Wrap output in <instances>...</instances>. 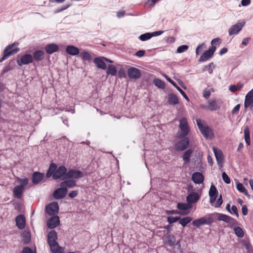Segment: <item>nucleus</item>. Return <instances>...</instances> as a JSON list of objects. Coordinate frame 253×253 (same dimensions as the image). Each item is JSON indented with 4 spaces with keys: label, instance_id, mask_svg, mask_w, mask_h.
<instances>
[{
    "label": "nucleus",
    "instance_id": "nucleus-15",
    "mask_svg": "<svg viewBox=\"0 0 253 253\" xmlns=\"http://www.w3.org/2000/svg\"><path fill=\"white\" fill-rule=\"evenodd\" d=\"M127 75L131 79H138L141 76L140 71L137 68L131 67L127 70Z\"/></svg>",
    "mask_w": 253,
    "mask_h": 253
},
{
    "label": "nucleus",
    "instance_id": "nucleus-7",
    "mask_svg": "<svg viewBox=\"0 0 253 253\" xmlns=\"http://www.w3.org/2000/svg\"><path fill=\"white\" fill-rule=\"evenodd\" d=\"M245 24V22L242 21L232 26L228 30L229 35L230 36L237 35L241 31Z\"/></svg>",
    "mask_w": 253,
    "mask_h": 253
},
{
    "label": "nucleus",
    "instance_id": "nucleus-14",
    "mask_svg": "<svg viewBox=\"0 0 253 253\" xmlns=\"http://www.w3.org/2000/svg\"><path fill=\"white\" fill-rule=\"evenodd\" d=\"M59 217L57 215L49 218L47 221V226L50 229H53L59 225Z\"/></svg>",
    "mask_w": 253,
    "mask_h": 253
},
{
    "label": "nucleus",
    "instance_id": "nucleus-51",
    "mask_svg": "<svg viewBox=\"0 0 253 253\" xmlns=\"http://www.w3.org/2000/svg\"><path fill=\"white\" fill-rule=\"evenodd\" d=\"M222 203H223V201H222V196L220 195L219 197L218 198L217 202L216 203L214 202V203H213V204H212V205H213L215 207L218 208V207H219L221 205Z\"/></svg>",
    "mask_w": 253,
    "mask_h": 253
},
{
    "label": "nucleus",
    "instance_id": "nucleus-52",
    "mask_svg": "<svg viewBox=\"0 0 253 253\" xmlns=\"http://www.w3.org/2000/svg\"><path fill=\"white\" fill-rule=\"evenodd\" d=\"M222 177L225 183H226V184H229L230 183V179L225 172H222Z\"/></svg>",
    "mask_w": 253,
    "mask_h": 253
},
{
    "label": "nucleus",
    "instance_id": "nucleus-60",
    "mask_svg": "<svg viewBox=\"0 0 253 253\" xmlns=\"http://www.w3.org/2000/svg\"><path fill=\"white\" fill-rule=\"evenodd\" d=\"M118 76L120 78H125L126 75L125 71L123 69L120 70L118 72Z\"/></svg>",
    "mask_w": 253,
    "mask_h": 253
},
{
    "label": "nucleus",
    "instance_id": "nucleus-25",
    "mask_svg": "<svg viewBox=\"0 0 253 253\" xmlns=\"http://www.w3.org/2000/svg\"><path fill=\"white\" fill-rule=\"evenodd\" d=\"M43 177L44 175L42 173L38 172H35L32 175V182L34 184H37L43 179Z\"/></svg>",
    "mask_w": 253,
    "mask_h": 253
},
{
    "label": "nucleus",
    "instance_id": "nucleus-36",
    "mask_svg": "<svg viewBox=\"0 0 253 253\" xmlns=\"http://www.w3.org/2000/svg\"><path fill=\"white\" fill-rule=\"evenodd\" d=\"M245 140L247 144L249 146L250 145V130L248 126H246L244 128Z\"/></svg>",
    "mask_w": 253,
    "mask_h": 253
},
{
    "label": "nucleus",
    "instance_id": "nucleus-45",
    "mask_svg": "<svg viewBox=\"0 0 253 253\" xmlns=\"http://www.w3.org/2000/svg\"><path fill=\"white\" fill-rule=\"evenodd\" d=\"M152 37L151 33H147L142 35H141L139 39L142 41H145L149 40Z\"/></svg>",
    "mask_w": 253,
    "mask_h": 253
},
{
    "label": "nucleus",
    "instance_id": "nucleus-1",
    "mask_svg": "<svg viewBox=\"0 0 253 253\" xmlns=\"http://www.w3.org/2000/svg\"><path fill=\"white\" fill-rule=\"evenodd\" d=\"M66 170V168L64 166H60L56 169V165L51 164L46 173V176L49 177L52 175L53 179H57L65 174Z\"/></svg>",
    "mask_w": 253,
    "mask_h": 253
},
{
    "label": "nucleus",
    "instance_id": "nucleus-17",
    "mask_svg": "<svg viewBox=\"0 0 253 253\" xmlns=\"http://www.w3.org/2000/svg\"><path fill=\"white\" fill-rule=\"evenodd\" d=\"M105 61V57H96L93 59V62L96 66L98 68L103 70L107 69Z\"/></svg>",
    "mask_w": 253,
    "mask_h": 253
},
{
    "label": "nucleus",
    "instance_id": "nucleus-12",
    "mask_svg": "<svg viewBox=\"0 0 253 253\" xmlns=\"http://www.w3.org/2000/svg\"><path fill=\"white\" fill-rule=\"evenodd\" d=\"M33 61V56L29 54L23 55L21 58L17 61L19 66L26 65L32 63Z\"/></svg>",
    "mask_w": 253,
    "mask_h": 253
},
{
    "label": "nucleus",
    "instance_id": "nucleus-4",
    "mask_svg": "<svg viewBox=\"0 0 253 253\" xmlns=\"http://www.w3.org/2000/svg\"><path fill=\"white\" fill-rule=\"evenodd\" d=\"M214 214H208L200 218L194 220L192 222V224L196 227H199L204 224H211L214 221Z\"/></svg>",
    "mask_w": 253,
    "mask_h": 253
},
{
    "label": "nucleus",
    "instance_id": "nucleus-39",
    "mask_svg": "<svg viewBox=\"0 0 253 253\" xmlns=\"http://www.w3.org/2000/svg\"><path fill=\"white\" fill-rule=\"evenodd\" d=\"M192 218L190 216H186L185 217L180 218L179 219V223L183 226L185 227L186 225L192 220Z\"/></svg>",
    "mask_w": 253,
    "mask_h": 253
},
{
    "label": "nucleus",
    "instance_id": "nucleus-30",
    "mask_svg": "<svg viewBox=\"0 0 253 253\" xmlns=\"http://www.w3.org/2000/svg\"><path fill=\"white\" fill-rule=\"evenodd\" d=\"M16 179L18 183L19 184L17 186H21L23 189H24V187L28 184L29 182V179L25 176H22L21 177H17L16 178Z\"/></svg>",
    "mask_w": 253,
    "mask_h": 253
},
{
    "label": "nucleus",
    "instance_id": "nucleus-22",
    "mask_svg": "<svg viewBox=\"0 0 253 253\" xmlns=\"http://www.w3.org/2000/svg\"><path fill=\"white\" fill-rule=\"evenodd\" d=\"M192 179L195 183L199 184L203 182L204 177L201 172H196L193 173Z\"/></svg>",
    "mask_w": 253,
    "mask_h": 253
},
{
    "label": "nucleus",
    "instance_id": "nucleus-31",
    "mask_svg": "<svg viewBox=\"0 0 253 253\" xmlns=\"http://www.w3.org/2000/svg\"><path fill=\"white\" fill-rule=\"evenodd\" d=\"M24 189L21 186H15L13 189V195L17 198H21L24 192Z\"/></svg>",
    "mask_w": 253,
    "mask_h": 253
},
{
    "label": "nucleus",
    "instance_id": "nucleus-43",
    "mask_svg": "<svg viewBox=\"0 0 253 253\" xmlns=\"http://www.w3.org/2000/svg\"><path fill=\"white\" fill-rule=\"evenodd\" d=\"M175 239L173 235H169L167 237V243L170 246H173L175 243Z\"/></svg>",
    "mask_w": 253,
    "mask_h": 253
},
{
    "label": "nucleus",
    "instance_id": "nucleus-29",
    "mask_svg": "<svg viewBox=\"0 0 253 253\" xmlns=\"http://www.w3.org/2000/svg\"><path fill=\"white\" fill-rule=\"evenodd\" d=\"M192 207V205L188 203L187 204L186 203H179L177 204V207L180 211L179 212H184V211H189V209H190Z\"/></svg>",
    "mask_w": 253,
    "mask_h": 253
},
{
    "label": "nucleus",
    "instance_id": "nucleus-54",
    "mask_svg": "<svg viewBox=\"0 0 253 253\" xmlns=\"http://www.w3.org/2000/svg\"><path fill=\"white\" fill-rule=\"evenodd\" d=\"M179 217H172L169 216L167 218V220L169 223H172L175 222L176 221L179 220Z\"/></svg>",
    "mask_w": 253,
    "mask_h": 253
},
{
    "label": "nucleus",
    "instance_id": "nucleus-41",
    "mask_svg": "<svg viewBox=\"0 0 253 253\" xmlns=\"http://www.w3.org/2000/svg\"><path fill=\"white\" fill-rule=\"evenodd\" d=\"M243 87V84H238L237 85H231L229 86V89L230 91L234 92L235 91L240 90Z\"/></svg>",
    "mask_w": 253,
    "mask_h": 253
},
{
    "label": "nucleus",
    "instance_id": "nucleus-3",
    "mask_svg": "<svg viewBox=\"0 0 253 253\" xmlns=\"http://www.w3.org/2000/svg\"><path fill=\"white\" fill-rule=\"evenodd\" d=\"M179 131L177 134L179 138H183L188 134L190 131V127L188 124L187 119L182 117L179 120Z\"/></svg>",
    "mask_w": 253,
    "mask_h": 253
},
{
    "label": "nucleus",
    "instance_id": "nucleus-59",
    "mask_svg": "<svg viewBox=\"0 0 253 253\" xmlns=\"http://www.w3.org/2000/svg\"><path fill=\"white\" fill-rule=\"evenodd\" d=\"M251 3V0H241V5L242 6H247L250 5Z\"/></svg>",
    "mask_w": 253,
    "mask_h": 253
},
{
    "label": "nucleus",
    "instance_id": "nucleus-40",
    "mask_svg": "<svg viewBox=\"0 0 253 253\" xmlns=\"http://www.w3.org/2000/svg\"><path fill=\"white\" fill-rule=\"evenodd\" d=\"M153 83L155 85L160 88L163 89L165 87V83L159 79H155L153 80Z\"/></svg>",
    "mask_w": 253,
    "mask_h": 253
},
{
    "label": "nucleus",
    "instance_id": "nucleus-6",
    "mask_svg": "<svg viewBox=\"0 0 253 253\" xmlns=\"http://www.w3.org/2000/svg\"><path fill=\"white\" fill-rule=\"evenodd\" d=\"M220 107V103L216 100L211 99L208 101L207 106L202 105L201 108L204 109H207L210 111H215L219 109Z\"/></svg>",
    "mask_w": 253,
    "mask_h": 253
},
{
    "label": "nucleus",
    "instance_id": "nucleus-55",
    "mask_svg": "<svg viewBox=\"0 0 253 253\" xmlns=\"http://www.w3.org/2000/svg\"><path fill=\"white\" fill-rule=\"evenodd\" d=\"M211 93V91L209 89H206L203 91V96L208 99L210 97Z\"/></svg>",
    "mask_w": 253,
    "mask_h": 253
},
{
    "label": "nucleus",
    "instance_id": "nucleus-56",
    "mask_svg": "<svg viewBox=\"0 0 253 253\" xmlns=\"http://www.w3.org/2000/svg\"><path fill=\"white\" fill-rule=\"evenodd\" d=\"M205 44L204 43H202L199 45L198 46V47H197L196 49V53L197 55H198L201 51V49L202 48H205Z\"/></svg>",
    "mask_w": 253,
    "mask_h": 253
},
{
    "label": "nucleus",
    "instance_id": "nucleus-49",
    "mask_svg": "<svg viewBox=\"0 0 253 253\" xmlns=\"http://www.w3.org/2000/svg\"><path fill=\"white\" fill-rule=\"evenodd\" d=\"M191 151L190 150H188L187 151H186L184 154H183V160L186 162H187L189 161V158H190V156L191 154Z\"/></svg>",
    "mask_w": 253,
    "mask_h": 253
},
{
    "label": "nucleus",
    "instance_id": "nucleus-5",
    "mask_svg": "<svg viewBox=\"0 0 253 253\" xmlns=\"http://www.w3.org/2000/svg\"><path fill=\"white\" fill-rule=\"evenodd\" d=\"M17 43H14L12 44L9 45L4 49L3 55L1 58V61H3L7 59L9 56L16 53L19 50L18 47H14L15 46L17 45Z\"/></svg>",
    "mask_w": 253,
    "mask_h": 253
},
{
    "label": "nucleus",
    "instance_id": "nucleus-47",
    "mask_svg": "<svg viewBox=\"0 0 253 253\" xmlns=\"http://www.w3.org/2000/svg\"><path fill=\"white\" fill-rule=\"evenodd\" d=\"M23 240L24 242L26 243H28L31 239L30 234L28 232H24L23 234Z\"/></svg>",
    "mask_w": 253,
    "mask_h": 253
},
{
    "label": "nucleus",
    "instance_id": "nucleus-37",
    "mask_svg": "<svg viewBox=\"0 0 253 253\" xmlns=\"http://www.w3.org/2000/svg\"><path fill=\"white\" fill-rule=\"evenodd\" d=\"M234 233L237 236L242 238L244 236V232L242 228L239 226H235L233 227Z\"/></svg>",
    "mask_w": 253,
    "mask_h": 253
},
{
    "label": "nucleus",
    "instance_id": "nucleus-53",
    "mask_svg": "<svg viewBox=\"0 0 253 253\" xmlns=\"http://www.w3.org/2000/svg\"><path fill=\"white\" fill-rule=\"evenodd\" d=\"M229 212L231 213V214H235L236 215V216L238 217L239 216V213H238V209H237V208L236 207V206H234V205H233L231 207V209L230 211H229Z\"/></svg>",
    "mask_w": 253,
    "mask_h": 253
},
{
    "label": "nucleus",
    "instance_id": "nucleus-21",
    "mask_svg": "<svg viewBox=\"0 0 253 253\" xmlns=\"http://www.w3.org/2000/svg\"><path fill=\"white\" fill-rule=\"evenodd\" d=\"M66 176L67 178H79L82 177L83 174L81 171L74 169L69 171L67 172Z\"/></svg>",
    "mask_w": 253,
    "mask_h": 253
},
{
    "label": "nucleus",
    "instance_id": "nucleus-64",
    "mask_svg": "<svg viewBox=\"0 0 253 253\" xmlns=\"http://www.w3.org/2000/svg\"><path fill=\"white\" fill-rule=\"evenodd\" d=\"M163 32H164L163 31H156V32H154L152 33L151 35H152V37H156V36L161 35V34H162L163 33Z\"/></svg>",
    "mask_w": 253,
    "mask_h": 253
},
{
    "label": "nucleus",
    "instance_id": "nucleus-11",
    "mask_svg": "<svg viewBox=\"0 0 253 253\" xmlns=\"http://www.w3.org/2000/svg\"><path fill=\"white\" fill-rule=\"evenodd\" d=\"M213 151L216 159L217 163L220 168H222L223 162V157L222 153L219 149L213 147Z\"/></svg>",
    "mask_w": 253,
    "mask_h": 253
},
{
    "label": "nucleus",
    "instance_id": "nucleus-20",
    "mask_svg": "<svg viewBox=\"0 0 253 253\" xmlns=\"http://www.w3.org/2000/svg\"><path fill=\"white\" fill-rule=\"evenodd\" d=\"M189 144V139L187 138H185L180 142H178L175 145L176 150L182 151L185 149Z\"/></svg>",
    "mask_w": 253,
    "mask_h": 253
},
{
    "label": "nucleus",
    "instance_id": "nucleus-32",
    "mask_svg": "<svg viewBox=\"0 0 253 253\" xmlns=\"http://www.w3.org/2000/svg\"><path fill=\"white\" fill-rule=\"evenodd\" d=\"M76 182L73 180H66L62 182L60 184L61 187H64L65 188H72L75 186Z\"/></svg>",
    "mask_w": 253,
    "mask_h": 253
},
{
    "label": "nucleus",
    "instance_id": "nucleus-58",
    "mask_svg": "<svg viewBox=\"0 0 253 253\" xmlns=\"http://www.w3.org/2000/svg\"><path fill=\"white\" fill-rule=\"evenodd\" d=\"M240 108V104H237V105H236L234 107L233 110H232V113L233 114H237L238 113L239 111Z\"/></svg>",
    "mask_w": 253,
    "mask_h": 253
},
{
    "label": "nucleus",
    "instance_id": "nucleus-18",
    "mask_svg": "<svg viewBox=\"0 0 253 253\" xmlns=\"http://www.w3.org/2000/svg\"><path fill=\"white\" fill-rule=\"evenodd\" d=\"M217 195L218 191L216 187L213 185H211L209 191V196L210 197V202L211 204H213L214 203V202H215Z\"/></svg>",
    "mask_w": 253,
    "mask_h": 253
},
{
    "label": "nucleus",
    "instance_id": "nucleus-61",
    "mask_svg": "<svg viewBox=\"0 0 253 253\" xmlns=\"http://www.w3.org/2000/svg\"><path fill=\"white\" fill-rule=\"evenodd\" d=\"M125 14V11L124 10H120L117 12V16L118 18H120L123 17Z\"/></svg>",
    "mask_w": 253,
    "mask_h": 253
},
{
    "label": "nucleus",
    "instance_id": "nucleus-26",
    "mask_svg": "<svg viewBox=\"0 0 253 253\" xmlns=\"http://www.w3.org/2000/svg\"><path fill=\"white\" fill-rule=\"evenodd\" d=\"M66 52L69 55L75 56L79 54V49L74 45H68L66 48Z\"/></svg>",
    "mask_w": 253,
    "mask_h": 253
},
{
    "label": "nucleus",
    "instance_id": "nucleus-57",
    "mask_svg": "<svg viewBox=\"0 0 253 253\" xmlns=\"http://www.w3.org/2000/svg\"><path fill=\"white\" fill-rule=\"evenodd\" d=\"M177 90L180 92L181 95L187 101H189V99L187 95L180 87H177Z\"/></svg>",
    "mask_w": 253,
    "mask_h": 253
},
{
    "label": "nucleus",
    "instance_id": "nucleus-19",
    "mask_svg": "<svg viewBox=\"0 0 253 253\" xmlns=\"http://www.w3.org/2000/svg\"><path fill=\"white\" fill-rule=\"evenodd\" d=\"M167 99L168 103L170 105H176L179 102L178 97L173 93H169L167 97Z\"/></svg>",
    "mask_w": 253,
    "mask_h": 253
},
{
    "label": "nucleus",
    "instance_id": "nucleus-28",
    "mask_svg": "<svg viewBox=\"0 0 253 253\" xmlns=\"http://www.w3.org/2000/svg\"><path fill=\"white\" fill-rule=\"evenodd\" d=\"M57 233L54 230H52L49 232L47 236V240L48 244L57 242Z\"/></svg>",
    "mask_w": 253,
    "mask_h": 253
},
{
    "label": "nucleus",
    "instance_id": "nucleus-63",
    "mask_svg": "<svg viewBox=\"0 0 253 253\" xmlns=\"http://www.w3.org/2000/svg\"><path fill=\"white\" fill-rule=\"evenodd\" d=\"M242 212L244 215H246L248 214V211L246 205L242 206Z\"/></svg>",
    "mask_w": 253,
    "mask_h": 253
},
{
    "label": "nucleus",
    "instance_id": "nucleus-2",
    "mask_svg": "<svg viewBox=\"0 0 253 253\" xmlns=\"http://www.w3.org/2000/svg\"><path fill=\"white\" fill-rule=\"evenodd\" d=\"M197 125L202 134L207 139H212L214 137L212 129L204 121L200 119L196 120Z\"/></svg>",
    "mask_w": 253,
    "mask_h": 253
},
{
    "label": "nucleus",
    "instance_id": "nucleus-24",
    "mask_svg": "<svg viewBox=\"0 0 253 253\" xmlns=\"http://www.w3.org/2000/svg\"><path fill=\"white\" fill-rule=\"evenodd\" d=\"M16 225L18 228L22 229L25 226V217L24 215L20 214L18 215L15 219Z\"/></svg>",
    "mask_w": 253,
    "mask_h": 253
},
{
    "label": "nucleus",
    "instance_id": "nucleus-10",
    "mask_svg": "<svg viewBox=\"0 0 253 253\" xmlns=\"http://www.w3.org/2000/svg\"><path fill=\"white\" fill-rule=\"evenodd\" d=\"M213 214H214V218L215 216H217L219 220L226 222L230 224L231 225H235L237 223V222L233 218L226 214L218 213H213Z\"/></svg>",
    "mask_w": 253,
    "mask_h": 253
},
{
    "label": "nucleus",
    "instance_id": "nucleus-44",
    "mask_svg": "<svg viewBox=\"0 0 253 253\" xmlns=\"http://www.w3.org/2000/svg\"><path fill=\"white\" fill-rule=\"evenodd\" d=\"M166 213L167 214H179L181 215H187L189 213V211H184V212H179V211H175V210H170L167 211Z\"/></svg>",
    "mask_w": 253,
    "mask_h": 253
},
{
    "label": "nucleus",
    "instance_id": "nucleus-62",
    "mask_svg": "<svg viewBox=\"0 0 253 253\" xmlns=\"http://www.w3.org/2000/svg\"><path fill=\"white\" fill-rule=\"evenodd\" d=\"M145 53V52L144 50H140L137 51L135 53V55L138 57H142L144 55Z\"/></svg>",
    "mask_w": 253,
    "mask_h": 253
},
{
    "label": "nucleus",
    "instance_id": "nucleus-34",
    "mask_svg": "<svg viewBox=\"0 0 253 253\" xmlns=\"http://www.w3.org/2000/svg\"><path fill=\"white\" fill-rule=\"evenodd\" d=\"M35 60L40 61L44 58V52L42 50H37L33 53V56Z\"/></svg>",
    "mask_w": 253,
    "mask_h": 253
},
{
    "label": "nucleus",
    "instance_id": "nucleus-46",
    "mask_svg": "<svg viewBox=\"0 0 253 253\" xmlns=\"http://www.w3.org/2000/svg\"><path fill=\"white\" fill-rule=\"evenodd\" d=\"M215 66L213 63H211L205 67L203 70L207 71L210 74H211L213 72V70Z\"/></svg>",
    "mask_w": 253,
    "mask_h": 253
},
{
    "label": "nucleus",
    "instance_id": "nucleus-33",
    "mask_svg": "<svg viewBox=\"0 0 253 253\" xmlns=\"http://www.w3.org/2000/svg\"><path fill=\"white\" fill-rule=\"evenodd\" d=\"M51 251L53 253H61V248L57 242L49 244Z\"/></svg>",
    "mask_w": 253,
    "mask_h": 253
},
{
    "label": "nucleus",
    "instance_id": "nucleus-13",
    "mask_svg": "<svg viewBox=\"0 0 253 253\" xmlns=\"http://www.w3.org/2000/svg\"><path fill=\"white\" fill-rule=\"evenodd\" d=\"M253 107V88L246 95L244 102V107L245 108H252Z\"/></svg>",
    "mask_w": 253,
    "mask_h": 253
},
{
    "label": "nucleus",
    "instance_id": "nucleus-48",
    "mask_svg": "<svg viewBox=\"0 0 253 253\" xmlns=\"http://www.w3.org/2000/svg\"><path fill=\"white\" fill-rule=\"evenodd\" d=\"M188 49V46L186 45H182L178 47L177 49V52L181 53L186 51Z\"/></svg>",
    "mask_w": 253,
    "mask_h": 253
},
{
    "label": "nucleus",
    "instance_id": "nucleus-8",
    "mask_svg": "<svg viewBox=\"0 0 253 253\" xmlns=\"http://www.w3.org/2000/svg\"><path fill=\"white\" fill-rule=\"evenodd\" d=\"M59 206L57 202H52L46 206L45 212L49 215H53L58 213Z\"/></svg>",
    "mask_w": 253,
    "mask_h": 253
},
{
    "label": "nucleus",
    "instance_id": "nucleus-42",
    "mask_svg": "<svg viewBox=\"0 0 253 253\" xmlns=\"http://www.w3.org/2000/svg\"><path fill=\"white\" fill-rule=\"evenodd\" d=\"M237 190L241 193H244L245 195H248V192L246 190V188L244 186V185L241 183L237 182L236 185Z\"/></svg>",
    "mask_w": 253,
    "mask_h": 253
},
{
    "label": "nucleus",
    "instance_id": "nucleus-35",
    "mask_svg": "<svg viewBox=\"0 0 253 253\" xmlns=\"http://www.w3.org/2000/svg\"><path fill=\"white\" fill-rule=\"evenodd\" d=\"M80 56L84 61H91L92 59V57L90 53L85 50H83L81 52Z\"/></svg>",
    "mask_w": 253,
    "mask_h": 253
},
{
    "label": "nucleus",
    "instance_id": "nucleus-50",
    "mask_svg": "<svg viewBox=\"0 0 253 253\" xmlns=\"http://www.w3.org/2000/svg\"><path fill=\"white\" fill-rule=\"evenodd\" d=\"M70 6V4H66L65 5L62 6L56 9L54 12L55 13L60 12L63 10L67 9Z\"/></svg>",
    "mask_w": 253,
    "mask_h": 253
},
{
    "label": "nucleus",
    "instance_id": "nucleus-23",
    "mask_svg": "<svg viewBox=\"0 0 253 253\" xmlns=\"http://www.w3.org/2000/svg\"><path fill=\"white\" fill-rule=\"evenodd\" d=\"M200 198L199 195L194 192H191L187 197V202L192 205V203L197 202Z\"/></svg>",
    "mask_w": 253,
    "mask_h": 253
},
{
    "label": "nucleus",
    "instance_id": "nucleus-27",
    "mask_svg": "<svg viewBox=\"0 0 253 253\" xmlns=\"http://www.w3.org/2000/svg\"><path fill=\"white\" fill-rule=\"evenodd\" d=\"M58 46L55 43L48 44L45 47L46 52L49 54L58 51Z\"/></svg>",
    "mask_w": 253,
    "mask_h": 253
},
{
    "label": "nucleus",
    "instance_id": "nucleus-9",
    "mask_svg": "<svg viewBox=\"0 0 253 253\" xmlns=\"http://www.w3.org/2000/svg\"><path fill=\"white\" fill-rule=\"evenodd\" d=\"M215 49L216 48L214 46H211L202 54L200 58L199 62H205L211 58L213 56Z\"/></svg>",
    "mask_w": 253,
    "mask_h": 253
},
{
    "label": "nucleus",
    "instance_id": "nucleus-38",
    "mask_svg": "<svg viewBox=\"0 0 253 253\" xmlns=\"http://www.w3.org/2000/svg\"><path fill=\"white\" fill-rule=\"evenodd\" d=\"M106 73L107 75H110L112 76H115L117 74V69L115 66L110 65L108 66Z\"/></svg>",
    "mask_w": 253,
    "mask_h": 253
},
{
    "label": "nucleus",
    "instance_id": "nucleus-16",
    "mask_svg": "<svg viewBox=\"0 0 253 253\" xmlns=\"http://www.w3.org/2000/svg\"><path fill=\"white\" fill-rule=\"evenodd\" d=\"M67 189L64 187H61L57 189L53 193V196L56 199H62L64 197L67 193Z\"/></svg>",
    "mask_w": 253,
    "mask_h": 253
}]
</instances>
